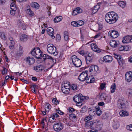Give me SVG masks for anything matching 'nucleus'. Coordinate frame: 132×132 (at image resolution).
<instances>
[{"instance_id":"f257e3e1","label":"nucleus","mask_w":132,"mask_h":132,"mask_svg":"<svg viewBox=\"0 0 132 132\" xmlns=\"http://www.w3.org/2000/svg\"><path fill=\"white\" fill-rule=\"evenodd\" d=\"M118 18V15L114 12L108 13L106 14L105 17L106 22L110 24L115 23L117 20Z\"/></svg>"},{"instance_id":"f03ea898","label":"nucleus","mask_w":132,"mask_h":132,"mask_svg":"<svg viewBox=\"0 0 132 132\" xmlns=\"http://www.w3.org/2000/svg\"><path fill=\"white\" fill-rule=\"evenodd\" d=\"M85 99H88L89 97L83 96L81 94H80L75 96L73 97V100L77 103L76 104L77 106H81L82 105V101Z\"/></svg>"},{"instance_id":"7ed1b4c3","label":"nucleus","mask_w":132,"mask_h":132,"mask_svg":"<svg viewBox=\"0 0 132 132\" xmlns=\"http://www.w3.org/2000/svg\"><path fill=\"white\" fill-rule=\"evenodd\" d=\"M47 49L48 52L51 54H53L54 55L56 56L58 54L56 47L52 44H48Z\"/></svg>"},{"instance_id":"20e7f679","label":"nucleus","mask_w":132,"mask_h":132,"mask_svg":"<svg viewBox=\"0 0 132 132\" xmlns=\"http://www.w3.org/2000/svg\"><path fill=\"white\" fill-rule=\"evenodd\" d=\"M72 63L76 67H79L82 65L81 60L77 57L76 55H73L72 57Z\"/></svg>"},{"instance_id":"39448f33","label":"nucleus","mask_w":132,"mask_h":132,"mask_svg":"<svg viewBox=\"0 0 132 132\" xmlns=\"http://www.w3.org/2000/svg\"><path fill=\"white\" fill-rule=\"evenodd\" d=\"M85 122V126L86 127L89 128L92 130L95 129V125L96 124V121H88Z\"/></svg>"},{"instance_id":"423d86ee","label":"nucleus","mask_w":132,"mask_h":132,"mask_svg":"<svg viewBox=\"0 0 132 132\" xmlns=\"http://www.w3.org/2000/svg\"><path fill=\"white\" fill-rule=\"evenodd\" d=\"M63 128V125L62 123L59 122L54 124L53 128L55 131L59 132Z\"/></svg>"},{"instance_id":"0eeeda50","label":"nucleus","mask_w":132,"mask_h":132,"mask_svg":"<svg viewBox=\"0 0 132 132\" xmlns=\"http://www.w3.org/2000/svg\"><path fill=\"white\" fill-rule=\"evenodd\" d=\"M88 71L85 72H83L81 73L78 77V79L80 81H85L87 78V77L88 76Z\"/></svg>"},{"instance_id":"6e6552de","label":"nucleus","mask_w":132,"mask_h":132,"mask_svg":"<svg viewBox=\"0 0 132 132\" xmlns=\"http://www.w3.org/2000/svg\"><path fill=\"white\" fill-rule=\"evenodd\" d=\"M108 35L111 37L112 38H115L118 36L119 33L118 31L115 30H112L109 32Z\"/></svg>"},{"instance_id":"1a4fd4ad","label":"nucleus","mask_w":132,"mask_h":132,"mask_svg":"<svg viewBox=\"0 0 132 132\" xmlns=\"http://www.w3.org/2000/svg\"><path fill=\"white\" fill-rule=\"evenodd\" d=\"M125 79L127 82H130L132 80V72L131 71L127 72L125 75Z\"/></svg>"},{"instance_id":"9d476101","label":"nucleus","mask_w":132,"mask_h":132,"mask_svg":"<svg viewBox=\"0 0 132 132\" xmlns=\"http://www.w3.org/2000/svg\"><path fill=\"white\" fill-rule=\"evenodd\" d=\"M26 63L29 66L32 65L35 62V59L33 57H27L26 59Z\"/></svg>"},{"instance_id":"9b49d317","label":"nucleus","mask_w":132,"mask_h":132,"mask_svg":"<svg viewBox=\"0 0 132 132\" xmlns=\"http://www.w3.org/2000/svg\"><path fill=\"white\" fill-rule=\"evenodd\" d=\"M90 46L92 50L98 53H100L101 51V50L98 48L97 46L95 43L91 44Z\"/></svg>"},{"instance_id":"f8f14e48","label":"nucleus","mask_w":132,"mask_h":132,"mask_svg":"<svg viewBox=\"0 0 132 132\" xmlns=\"http://www.w3.org/2000/svg\"><path fill=\"white\" fill-rule=\"evenodd\" d=\"M82 12V10L79 7L75 8L72 13V14L75 15L78 14Z\"/></svg>"},{"instance_id":"ddd939ff","label":"nucleus","mask_w":132,"mask_h":132,"mask_svg":"<svg viewBox=\"0 0 132 132\" xmlns=\"http://www.w3.org/2000/svg\"><path fill=\"white\" fill-rule=\"evenodd\" d=\"M36 52L35 57L37 59H39L41 57L42 55V53L39 48H36Z\"/></svg>"},{"instance_id":"4468645a","label":"nucleus","mask_w":132,"mask_h":132,"mask_svg":"<svg viewBox=\"0 0 132 132\" xmlns=\"http://www.w3.org/2000/svg\"><path fill=\"white\" fill-rule=\"evenodd\" d=\"M103 61L105 62L110 63L112 61L113 59L112 56L107 55L105 56L103 58Z\"/></svg>"},{"instance_id":"2eb2a0df","label":"nucleus","mask_w":132,"mask_h":132,"mask_svg":"<svg viewBox=\"0 0 132 132\" xmlns=\"http://www.w3.org/2000/svg\"><path fill=\"white\" fill-rule=\"evenodd\" d=\"M99 96L101 100H104L106 102H109V100L107 99V96L104 93H100Z\"/></svg>"},{"instance_id":"dca6fc26","label":"nucleus","mask_w":132,"mask_h":132,"mask_svg":"<svg viewBox=\"0 0 132 132\" xmlns=\"http://www.w3.org/2000/svg\"><path fill=\"white\" fill-rule=\"evenodd\" d=\"M47 31L48 34L51 36V37L54 39L55 37L53 36L54 30L52 27H49L47 29Z\"/></svg>"},{"instance_id":"f3484780","label":"nucleus","mask_w":132,"mask_h":132,"mask_svg":"<svg viewBox=\"0 0 132 132\" xmlns=\"http://www.w3.org/2000/svg\"><path fill=\"white\" fill-rule=\"evenodd\" d=\"M59 117L58 115L56 113H53L52 114V115L49 118V121H50L51 122H53L55 121L56 120L55 119V118H57Z\"/></svg>"},{"instance_id":"a211bd4d","label":"nucleus","mask_w":132,"mask_h":132,"mask_svg":"<svg viewBox=\"0 0 132 132\" xmlns=\"http://www.w3.org/2000/svg\"><path fill=\"white\" fill-rule=\"evenodd\" d=\"M63 84L62 85L61 90L62 92L65 94L68 93L70 91V87L69 86H68L67 87H63Z\"/></svg>"},{"instance_id":"6ab92c4d","label":"nucleus","mask_w":132,"mask_h":132,"mask_svg":"<svg viewBox=\"0 0 132 132\" xmlns=\"http://www.w3.org/2000/svg\"><path fill=\"white\" fill-rule=\"evenodd\" d=\"M85 59L86 61V64H89L92 62V57L91 56L89 55L85 57Z\"/></svg>"},{"instance_id":"aec40b11","label":"nucleus","mask_w":132,"mask_h":132,"mask_svg":"<svg viewBox=\"0 0 132 132\" xmlns=\"http://www.w3.org/2000/svg\"><path fill=\"white\" fill-rule=\"evenodd\" d=\"M124 101L123 100L119 99L118 102V106L119 109H122L123 108L122 106H123Z\"/></svg>"},{"instance_id":"412c9836","label":"nucleus","mask_w":132,"mask_h":132,"mask_svg":"<svg viewBox=\"0 0 132 132\" xmlns=\"http://www.w3.org/2000/svg\"><path fill=\"white\" fill-rule=\"evenodd\" d=\"M95 110V113L93 114H96L98 115H100L101 114L102 112L100 109V108L99 106H96Z\"/></svg>"},{"instance_id":"4be33fe9","label":"nucleus","mask_w":132,"mask_h":132,"mask_svg":"<svg viewBox=\"0 0 132 132\" xmlns=\"http://www.w3.org/2000/svg\"><path fill=\"white\" fill-rule=\"evenodd\" d=\"M96 124L95 125V128L98 130H100L102 127V125L99 120H96Z\"/></svg>"},{"instance_id":"5701e85b","label":"nucleus","mask_w":132,"mask_h":132,"mask_svg":"<svg viewBox=\"0 0 132 132\" xmlns=\"http://www.w3.org/2000/svg\"><path fill=\"white\" fill-rule=\"evenodd\" d=\"M110 45L113 48H116L117 47L118 44L117 42L114 40H112L110 42Z\"/></svg>"},{"instance_id":"b1692460","label":"nucleus","mask_w":132,"mask_h":132,"mask_svg":"<svg viewBox=\"0 0 132 132\" xmlns=\"http://www.w3.org/2000/svg\"><path fill=\"white\" fill-rule=\"evenodd\" d=\"M42 68L41 65L35 66L34 67V69L36 72H40L42 70Z\"/></svg>"},{"instance_id":"393cba45","label":"nucleus","mask_w":132,"mask_h":132,"mask_svg":"<svg viewBox=\"0 0 132 132\" xmlns=\"http://www.w3.org/2000/svg\"><path fill=\"white\" fill-rule=\"evenodd\" d=\"M131 36L129 35L126 36L124 37V43H128L131 42Z\"/></svg>"},{"instance_id":"a878e982","label":"nucleus","mask_w":132,"mask_h":132,"mask_svg":"<svg viewBox=\"0 0 132 132\" xmlns=\"http://www.w3.org/2000/svg\"><path fill=\"white\" fill-rule=\"evenodd\" d=\"M28 39V36L25 34H22L20 37V40L22 41H26Z\"/></svg>"},{"instance_id":"bb28decb","label":"nucleus","mask_w":132,"mask_h":132,"mask_svg":"<svg viewBox=\"0 0 132 132\" xmlns=\"http://www.w3.org/2000/svg\"><path fill=\"white\" fill-rule=\"evenodd\" d=\"M95 107H92L89 109V113L90 115H93L95 112Z\"/></svg>"},{"instance_id":"cd10ccee","label":"nucleus","mask_w":132,"mask_h":132,"mask_svg":"<svg viewBox=\"0 0 132 132\" xmlns=\"http://www.w3.org/2000/svg\"><path fill=\"white\" fill-rule=\"evenodd\" d=\"M62 18L61 16H59L56 17L54 19V21L55 23H57L58 22L61 21Z\"/></svg>"},{"instance_id":"c85d7f7f","label":"nucleus","mask_w":132,"mask_h":132,"mask_svg":"<svg viewBox=\"0 0 132 132\" xmlns=\"http://www.w3.org/2000/svg\"><path fill=\"white\" fill-rule=\"evenodd\" d=\"M51 107L50 105L48 103H46L45 106V110L46 112H48L50 110Z\"/></svg>"},{"instance_id":"c756f323","label":"nucleus","mask_w":132,"mask_h":132,"mask_svg":"<svg viewBox=\"0 0 132 132\" xmlns=\"http://www.w3.org/2000/svg\"><path fill=\"white\" fill-rule=\"evenodd\" d=\"M119 65L121 66H123L124 63V60L123 57L121 56L117 60Z\"/></svg>"},{"instance_id":"7c9ffc66","label":"nucleus","mask_w":132,"mask_h":132,"mask_svg":"<svg viewBox=\"0 0 132 132\" xmlns=\"http://www.w3.org/2000/svg\"><path fill=\"white\" fill-rule=\"evenodd\" d=\"M89 71L91 72L93 76H95V73H94L95 69L94 65H93L91 66L89 68Z\"/></svg>"},{"instance_id":"2f4dec72","label":"nucleus","mask_w":132,"mask_h":132,"mask_svg":"<svg viewBox=\"0 0 132 132\" xmlns=\"http://www.w3.org/2000/svg\"><path fill=\"white\" fill-rule=\"evenodd\" d=\"M116 85L115 83H113L111 87V92L112 93H113L116 90Z\"/></svg>"},{"instance_id":"473e14b6","label":"nucleus","mask_w":132,"mask_h":132,"mask_svg":"<svg viewBox=\"0 0 132 132\" xmlns=\"http://www.w3.org/2000/svg\"><path fill=\"white\" fill-rule=\"evenodd\" d=\"M31 7L36 9H38L39 7V4L36 2H32L31 4Z\"/></svg>"},{"instance_id":"72a5a7b5","label":"nucleus","mask_w":132,"mask_h":132,"mask_svg":"<svg viewBox=\"0 0 132 132\" xmlns=\"http://www.w3.org/2000/svg\"><path fill=\"white\" fill-rule=\"evenodd\" d=\"M94 67L95 69L94 73H95L96 76L100 72L99 70V68L97 65H94Z\"/></svg>"},{"instance_id":"f704fd0d","label":"nucleus","mask_w":132,"mask_h":132,"mask_svg":"<svg viewBox=\"0 0 132 132\" xmlns=\"http://www.w3.org/2000/svg\"><path fill=\"white\" fill-rule=\"evenodd\" d=\"M27 13L31 16H32L34 15V12L31 10L30 9H27Z\"/></svg>"},{"instance_id":"c9c22d12","label":"nucleus","mask_w":132,"mask_h":132,"mask_svg":"<svg viewBox=\"0 0 132 132\" xmlns=\"http://www.w3.org/2000/svg\"><path fill=\"white\" fill-rule=\"evenodd\" d=\"M119 126V124L118 122H115L113 124V127L116 129L118 128Z\"/></svg>"},{"instance_id":"e433bc0d","label":"nucleus","mask_w":132,"mask_h":132,"mask_svg":"<svg viewBox=\"0 0 132 132\" xmlns=\"http://www.w3.org/2000/svg\"><path fill=\"white\" fill-rule=\"evenodd\" d=\"M11 9L12 10H17V8L16 6L15 2H12L10 5Z\"/></svg>"},{"instance_id":"4c0bfd02","label":"nucleus","mask_w":132,"mask_h":132,"mask_svg":"<svg viewBox=\"0 0 132 132\" xmlns=\"http://www.w3.org/2000/svg\"><path fill=\"white\" fill-rule=\"evenodd\" d=\"M92 119V117L91 115H90L88 116L85 118L84 121L85 122L88 121H90V120Z\"/></svg>"},{"instance_id":"58836bf2","label":"nucleus","mask_w":132,"mask_h":132,"mask_svg":"<svg viewBox=\"0 0 132 132\" xmlns=\"http://www.w3.org/2000/svg\"><path fill=\"white\" fill-rule=\"evenodd\" d=\"M64 39L66 41L69 40V37L68 36V33L67 32L65 31L64 32Z\"/></svg>"},{"instance_id":"ea45409f","label":"nucleus","mask_w":132,"mask_h":132,"mask_svg":"<svg viewBox=\"0 0 132 132\" xmlns=\"http://www.w3.org/2000/svg\"><path fill=\"white\" fill-rule=\"evenodd\" d=\"M51 57L49 56L48 55L45 54H44L43 56V59L44 60L47 59H50Z\"/></svg>"},{"instance_id":"a19ab883","label":"nucleus","mask_w":132,"mask_h":132,"mask_svg":"<svg viewBox=\"0 0 132 132\" xmlns=\"http://www.w3.org/2000/svg\"><path fill=\"white\" fill-rule=\"evenodd\" d=\"M118 4L119 6L120 7L123 8L124 7V1H119L118 2Z\"/></svg>"},{"instance_id":"79ce46f5","label":"nucleus","mask_w":132,"mask_h":132,"mask_svg":"<svg viewBox=\"0 0 132 132\" xmlns=\"http://www.w3.org/2000/svg\"><path fill=\"white\" fill-rule=\"evenodd\" d=\"M130 50V49L129 47V46L127 45H124V54H128V53H125V51H129Z\"/></svg>"},{"instance_id":"37998d69","label":"nucleus","mask_w":132,"mask_h":132,"mask_svg":"<svg viewBox=\"0 0 132 132\" xmlns=\"http://www.w3.org/2000/svg\"><path fill=\"white\" fill-rule=\"evenodd\" d=\"M0 37L2 39L4 40L5 39V34L3 32H0Z\"/></svg>"},{"instance_id":"c03bdc74","label":"nucleus","mask_w":132,"mask_h":132,"mask_svg":"<svg viewBox=\"0 0 132 132\" xmlns=\"http://www.w3.org/2000/svg\"><path fill=\"white\" fill-rule=\"evenodd\" d=\"M100 5L98 3L97 5L95 6L93 9L95 10V12H97L100 8Z\"/></svg>"},{"instance_id":"a18cd8bd","label":"nucleus","mask_w":132,"mask_h":132,"mask_svg":"<svg viewBox=\"0 0 132 132\" xmlns=\"http://www.w3.org/2000/svg\"><path fill=\"white\" fill-rule=\"evenodd\" d=\"M23 24V22L21 20H19L17 22V25L19 27H21Z\"/></svg>"},{"instance_id":"49530a36","label":"nucleus","mask_w":132,"mask_h":132,"mask_svg":"<svg viewBox=\"0 0 132 132\" xmlns=\"http://www.w3.org/2000/svg\"><path fill=\"white\" fill-rule=\"evenodd\" d=\"M36 51V48L33 49L31 52V55L35 57V53Z\"/></svg>"},{"instance_id":"de8ad7c7","label":"nucleus","mask_w":132,"mask_h":132,"mask_svg":"<svg viewBox=\"0 0 132 132\" xmlns=\"http://www.w3.org/2000/svg\"><path fill=\"white\" fill-rule=\"evenodd\" d=\"M78 27L84 24V22L82 20H80L77 21Z\"/></svg>"},{"instance_id":"09e8293b","label":"nucleus","mask_w":132,"mask_h":132,"mask_svg":"<svg viewBox=\"0 0 132 132\" xmlns=\"http://www.w3.org/2000/svg\"><path fill=\"white\" fill-rule=\"evenodd\" d=\"M113 55L114 57L117 59V60L121 57V56L120 55L114 53H113Z\"/></svg>"},{"instance_id":"8fccbe9b","label":"nucleus","mask_w":132,"mask_h":132,"mask_svg":"<svg viewBox=\"0 0 132 132\" xmlns=\"http://www.w3.org/2000/svg\"><path fill=\"white\" fill-rule=\"evenodd\" d=\"M16 10H12L11 9L10 11V13L11 15H14L15 14Z\"/></svg>"},{"instance_id":"3c124183","label":"nucleus","mask_w":132,"mask_h":132,"mask_svg":"<svg viewBox=\"0 0 132 132\" xmlns=\"http://www.w3.org/2000/svg\"><path fill=\"white\" fill-rule=\"evenodd\" d=\"M126 128L128 130H129L131 131H132V125L130 124L127 125L126 126Z\"/></svg>"},{"instance_id":"603ef678","label":"nucleus","mask_w":132,"mask_h":132,"mask_svg":"<svg viewBox=\"0 0 132 132\" xmlns=\"http://www.w3.org/2000/svg\"><path fill=\"white\" fill-rule=\"evenodd\" d=\"M38 85H36L35 84H33L31 85V88H32L33 89H38Z\"/></svg>"},{"instance_id":"864d4df0","label":"nucleus","mask_w":132,"mask_h":132,"mask_svg":"<svg viewBox=\"0 0 132 132\" xmlns=\"http://www.w3.org/2000/svg\"><path fill=\"white\" fill-rule=\"evenodd\" d=\"M71 25L74 27H78L77 22L73 21L71 22Z\"/></svg>"},{"instance_id":"5fc2aeb1","label":"nucleus","mask_w":132,"mask_h":132,"mask_svg":"<svg viewBox=\"0 0 132 132\" xmlns=\"http://www.w3.org/2000/svg\"><path fill=\"white\" fill-rule=\"evenodd\" d=\"M106 84L105 83H102L100 85V88L101 90H103L105 87V86Z\"/></svg>"},{"instance_id":"6e6d98bb","label":"nucleus","mask_w":132,"mask_h":132,"mask_svg":"<svg viewBox=\"0 0 132 132\" xmlns=\"http://www.w3.org/2000/svg\"><path fill=\"white\" fill-rule=\"evenodd\" d=\"M86 111V108L85 107H82L80 110L79 113H84Z\"/></svg>"},{"instance_id":"4d7b16f0","label":"nucleus","mask_w":132,"mask_h":132,"mask_svg":"<svg viewBox=\"0 0 132 132\" xmlns=\"http://www.w3.org/2000/svg\"><path fill=\"white\" fill-rule=\"evenodd\" d=\"M52 102L53 103L57 105L59 103L57 100L55 98H54L52 100Z\"/></svg>"},{"instance_id":"13d9d810","label":"nucleus","mask_w":132,"mask_h":132,"mask_svg":"<svg viewBox=\"0 0 132 132\" xmlns=\"http://www.w3.org/2000/svg\"><path fill=\"white\" fill-rule=\"evenodd\" d=\"M90 79V81H89L88 80L87 82L88 83L94 82L95 81V79L93 77L92 78L91 77V78Z\"/></svg>"},{"instance_id":"bf43d9fd","label":"nucleus","mask_w":132,"mask_h":132,"mask_svg":"<svg viewBox=\"0 0 132 132\" xmlns=\"http://www.w3.org/2000/svg\"><path fill=\"white\" fill-rule=\"evenodd\" d=\"M70 84L69 82H66V83H64V84H63V87H67V86L68 87V86H69L70 87Z\"/></svg>"},{"instance_id":"052dcab7","label":"nucleus","mask_w":132,"mask_h":132,"mask_svg":"<svg viewBox=\"0 0 132 132\" xmlns=\"http://www.w3.org/2000/svg\"><path fill=\"white\" fill-rule=\"evenodd\" d=\"M56 111L57 113L60 115H63L64 114V112H62L59 109H56Z\"/></svg>"},{"instance_id":"680f3d73","label":"nucleus","mask_w":132,"mask_h":132,"mask_svg":"<svg viewBox=\"0 0 132 132\" xmlns=\"http://www.w3.org/2000/svg\"><path fill=\"white\" fill-rule=\"evenodd\" d=\"M72 89L74 90H76L77 89V86L75 85H73L71 86Z\"/></svg>"},{"instance_id":"e2e57ef3","label":"nucleus","mask_w":132,"mask_h":132,"mask_svg":"<svg viewBox=\"0 0 132 132\" xmlns=\"http://www.w3.org/2000/svg\"><path fill=\"white\" fill-rule=\"evenodd\" d=\"M11 43H12V45H10L9 46V48L10 49H12L13 48V47L14 46V42H11Z\"/></svg>"},{"instance_id":"0e129e2a","label":"nucleus","mask_w":132,"mask_h":132,"mask_svg":"<svg viewBox=\"0 0 132 132\" xmlns=\"http://www.w3.org/2000/svg\"><path fill=\"white\" fill-rule=\"evenodd\" d=\"M69 110L70 112H72L75 111V110L73 108H72L71 107H70L69 108Z\"/></svg>"},{"instance_id":"69168bd1","label":"nucleus","mask_w":132,"mask_h":132,"mask_svg":"<svg viewBox=\"0 0 132 132\" xmlns=\"http://www.w3.org/2000/svg\"><path fill=\"white\" fill-rule=\"evenodd\" d=\"M79 53L80 54L83 55H84L85 53V52L84 50L80 51Z\"/></svg>"},{"instance_id":"338daca9","label":"nucleus","mask_w":132,"mask_h":132,"mask_svg":"<svg viewBox=\"0 0 132 132\" xmlns=\"http://www.w3.org/2000/svg\"><path fill=\"white\" fill-rule=\"evenodd\" d=\"M119 50L120 51H123L124 50V46H120L119 47Z\"/></svg>"},{"instance_id":"774afa93","label":"nucleus","mask_w":132,"mask_h":132,"mask_svg":"<svg viewBox=\"0 0 132 132\" xmlns=\"http://www.w3.org/2000/svg\"><path fill=\"white\" fill-rule=\"evenodd\" d=\"M23 53L22 52H20L17 54L16 55L17 56L20 57L23 55Z\"/></svg>"}]
</instances>
